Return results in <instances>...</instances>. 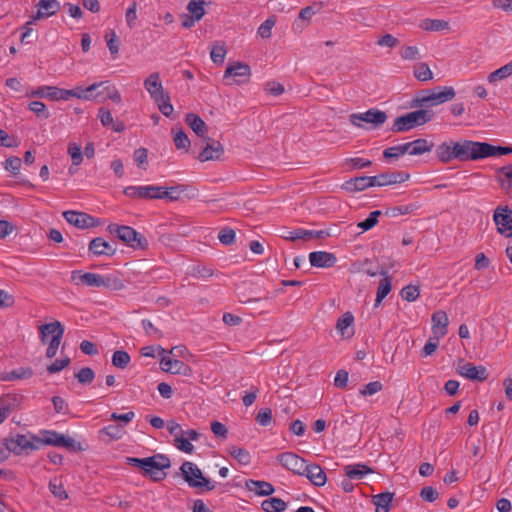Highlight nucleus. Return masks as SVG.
Masks as SVG:
<instances>
[{
    "mask_svg": "<svg viewBox=\"0 0 512 512\" xmlns=\"http://www.w3.org/2000/svg\"><path fill=\"white\" fill-rule=\"evenodd\" d=\"M512 153V147L494 146L487 142L463 140L443 142L436 148L438 160L447 164L454 159L461 162L478 161Z\"/></svg>",
    "mask_w": 512,
    "mask_h": 512,
    "instance_id": "1",
    "label": "nucleus"
},
{
    "mask_svg": "<svg viewBox=\"0 0 512 512\" xmlns=\"http://www.w3.org/2000/svg\"><path fill=\"white\" fill-rule=\"evenodd\" d=\"M126 464L140 468L145 476H149L155 482L164 480L167 476L165 470L171 467L169 457L164 454L146 458L127 457Z\"/></svg>",
    "mask_w": 512,
    "mask_h": 512,
    "instance_id": "2",
    "label": "nucleus"
},
{
    "mask_svg": "<svg viewBox=\"0 0 512 512\" xmlns=\"http://www.w3.org/2000/svg\"><path fill=\"white\" fill-rule=\"evenodd\" d=\"M456 93L452 86H437L422 90L412 101V107H432L452 100Z\"/></svg>",
    "mask_w": 512,
    "mask_h": 512,
    "instance_id": "3",
    "label": "nucleus"
},
{
    "mask_svg": "<svg viewBox=\"0 0 512 512\" xmlns=\"http://www.w3.org/2000/svg\"><path fill=\"white\" fill-rule=\"evenodd\" d=\"M434 117V112L427 109H419L401 115L394 120L391 130L395 133L406 132L414 127L424 125L430 122Z\"/></svg>",
    "mask_w": 512,
    "mask_h": 512,
    "instance_id": "4",
    "label": "nucleus"
},
{
    "mask_svg": "<svg viewBox=\"0 0 512 512\" xmlns=\"http://www.w3.org/2000/svg\"><path fill=\"white\" fill-rule=\"evenodd\" d=\"M181 475L189 487L206 491L215 489L216 483L203 476L199 467L190 461H185L180 467Z\"/></svg>",
    "mask_w": 512,
    "mask_h": 512,
    "instance_id": "5",
    "label": "nucleus"
},
{
    "mask_svg": "<svg viewBox=\"0 0 512 512\" xmlns=\"http://www.w3.org/2000/svg\"><path fill=\"white\" fill-rule=\"evenodd\" d=\"M108 231L134 249H146L148 247L146 237L130 226L110 224L108 225Z\"/></svg>",
    "mask_w": 512,
    "mask_h": 512,
    "instance_id": "6",
    "label": "nucleus"
},
{
    "mask_svg": "<svg viewBox=\"0 0 512 512\" xmlns=\"http://www.w3.org/2000/svg\"><path fill=\"white\" fill-rule=\"evenodd\" d=\"M387 118L386 112L377 108H370L364 113L350 114L349 121L359 128L377 129L386 122Z\"/></svg>",
    "mask_w": 512,
    "mask_h": 512,
    "instance_id": "7",
    "label": "nucleus"
},
{
    "mask_svg": "<svg viewBox=\"0 0 512 512\" xmlns=\"http://www.w3.org/2000/svg\"><path fill=\"white\" fill-rule=\"evenodd\" d=\"M251 76L250 66L242 62L230 64L224 72V80L227 85L244 84L249 82Z\"/></svg>",
    "mask_w": 512,
    "mask_h": 512,
    "instance_id": "8",
    "label": "nucleus"
},
{
    "mask_svg": "<svg viewBox=\"0 0 512 512\" xmlns=\"http://www.w3.org/2000/svg\"><path fill=\"white\" fill-rule=\"evenodd\" d=\"M4 445H8L11 453L15 455H21L23 452L28 454V450H38L36 435L27 437L23 434H16L15 437L4 438Z\"/></svg>",
    "mask_w": 512,
    "mask_h": 512,
    "instance_id": "9",
    "label": "nucleus"
},
{
    "mask_svg": "<svg viewBox=\"0 0 512 512\" xmlns=\"http://www.w3.org/2000/svg\"><path fill=\"white\" fill-rule=\"evenodd\" d=\"M493 220L501 235L512 237V209L509 206H498L494 210Z\"/></svg>",
    "mask_w": 512,
    "mask_h": 512,
    "instance_id": "10",
    "label": "nucleus"
},
{
    "mask_svg": "<svg viewBox=\"0 0 512 512\" xmlns=\"http://www.w3.org/2000/svg\"><path fill=\"white\" fill-rule=\"evenodd\" d=\"M456 372L460 376L472 381L483 382L488 378V372L484 366H476L470 362L461 361L456 368Z\"/></svg>",
    "mask_w": 512,
    "mask_h": 512,
    "instance_id": "11",
    "label": "nucleus"
},
{
    "mask_svg": "<svg viewBox=\"0 0 512 512\" xmlns=\"http://www.w3.org/2000/svg\"><path fill=\"white\" fill-rule=\"evenodd\" d=\"M279 463L294 474L302 475L307 464L306 460L293 452H283L277 456Z\"/></svg>",
    "mask_w": 512,
    "mask_h": 512,
    "instance_id": "12",
    "label": "nucleus"
},
{
    "mask_svg": "<svg viewBox=\"0 0 512 512\" xmlns=\"http://www.w3.org/2000/svg\"><path fill=\"white\" fill-rule=\"evenodd\" d=\"M409 173L403 171H392L371 176L372 186L383 187L403 183L409 179Z\"/></svg>",
    "mask_w": 512,
    "mask_h": 512,
    "instance_id": "13",
    "label": "nucleus"
},
{
    "mask_svg": "<svg viewBox=\"0 0 512 512\" xmlns=\"http://www.w3.org/2000/svg\"><path fill=\"white\" fill-rule=\"evenodd\" d=\"M63 217L69 224L80 229L96 226L95 218L84 212L68 210L63 212Z\"/></svg>",
    "mask_w": 512,
    "mask_h": 512,
    "instance_id": "14",
    "label": "nucleus"
},
{
    "mask_svg": "<svg viewBox=\"0 0 512 512\" xmlns=\"http://www.w3.org/2000/svg\"><path fill=\"white\" fill-rule=\"evenodd\" d=\"M160 367L164 372L171 374L190 376L192 373V369L188 364L170 357H163L160 360Z\"/></svg>",
    "mask_w": 512,
    "mask_h": 512,
    "instance_id": "15",
    "label": "nucleus"
},
{
    "mask_svg": "<svg viewBox=\"0 0 512 512\" xmlns=\"http://www.w3.org/2000/svg\"><path fill=\"white\" fill-rule=\"evenodd\" d=\"M88 249L94 256H113L117 251V246L102 237H96L90 241Z\"/></svg>",
    "mask_w": 512,
    "mask_h": 512,
    "instance_id": "16",
    "label": "nucleus"
},
{
    "mask_svg": "<svg viewBox=\"0 0 512 512\" xmlns=\"http://www.w3.org/2000/svg\"><path fill=\"white\" fill-rule=\"evenodd\" d=\"M206 145L199 154L201 162L219 160L224 153L222 144L214 139L206 138Z\"/></svg>",
    "mask_w": 512,
    "mask_h": 512,
    "instance_id": "17",
    "label": "nucleus"
},
{
    "mask_svg": "<svg viewBox=\"0 0 512 512\" xmlns=\"http://www.w3.org/2000/svg\"><path fill=\"white\" fill-rule=\"evenodd\" d=\"M144 87L154 101H158V99H161L168 94L164 92L158 72H154L149 75V77L144 81Z\"/></svg>",
    "mask_w": 512,
    "mask_h": 512,
    "instance_id": "18",
    "label": "nucleus"
},
{
    "mask_svg": "<svg viewBox=\"0 0 512 512\" xmlns=\"http://www.w3.org/2000/svg\"><path fill=\"white\" fill-rule=\"evenodd\" d=\"M309 261L313 267L330 268L335 265L337 258L330 252L314 251L309 254Z\"/></svg>",
    "mask_w": 512,
    "mask_h": 512,
    "instance_id": "19",
    "label": "nucleus"
},
{
    "mask_svg": "<svg viewBox=\"0 0 512 512\" xmlns=\"http://www.w3.org/2000/svg\"><path fill=\"white\" fill-rule=\"evenodd\" d=\"M64 438V435L56 431L43 430L40 431V436L36 435V445L38 446V450L43 445L62 447V444L64 443Z\"/></svg>",
    "mask_w": 512,
    "mask_h": 512,
    "instance_id": "20",
    "label": "nucleus"
},
{
    "mask_svg": "<svg viewBox=\"0 0 512 512\" xmlns=\"http://www.w3.org/2000/svg\"><path fill=\"white\" fill-rule=\"evenodd\" d=\"M301 476H305L315 486H324L327 481L326 473L316 463L306 464L305 471Z\"/></svg>",
    "mask_w": 512,
    "mask_h": 512,
    "instance_id": "21",
    "label": "nucleus"
},
{
    "mask_svg": "<svg viewBox=\"0 0 512 512\" xmlns=\"http://www.w3.org/2000/svg\"><path fill=\"white\" fill-rule=\"evenodd\" d=\"M71 279L76 284L81 283L89 287H102L103 284V275L91 272L81 273L80 271H73Z\"/></svg>",
    "mask_w": 512,
    "mask_h": 512,
    "instance_id": "22",
    "label": "nucleus"
},
{
    "mask_svg": "<svg viewBox=\"0 0 512 512\" xmlns=\"http://www.w3.org/2000/svg\"><path fill=\"white\" fill-rule=\"evenodd\" d=\"M448 316L444 311H436L432 315V332L435 338L440 339L447 333Z\"/></svg>",
    "mask_w": 512,
    "mask_h": 512,
    "instance_id": "23",
    "label": "nucleus"
},
{
    "mask_svg": "<svg viewBox=\"0 0 512 512\" xmlns=\"http://www.w3.org/2000/svg\"><path fill=\"white\" fill-rule=\"evenodd\" d=\"M373 187L371 176H359L346 180L342 184V189L349 193H356Z\"/></svg>",
    "mask_w": 512,
    "mask_h": 512,
    "instance_id": "24",
    "label": "nucleus"
},
{
    "mask_svg": "<svg viewBox=\"0 0 512 512\" xmlns=\"http://www.w3.org/2000/svg\"><path fill=\"white\" fill-rule=\"evenodd\" d=\"M64 331V326L59 321L43 324L40 326L41 342L46 344L49 335H51V338L58 337V339H62Z\"/></svg>",
    "mask_w": 512,
    "mask_h": 512,
    "instance_id": "25",
    "label": "nucleus"
},
{
    "mask_svg": "<svg viewBox=\"0 0 512 512\" xmlns=\"http://www.w3.org/2000/svg\"><path fill=\"white\" fill-rule=\"evenodd\" d=\"M38 10L33 20L47 18L56 14L60 9V4L57 0H40L37 4Z\"/></svg>",
    "mask_w": 512,
    "mask_h": 512,
    "instance_id": "26",
    "label": "nucleus"
},
{
    "mask_svg": "<svg viewBox=\"0 0 512 512\" xmlns=\"http://www.w3.org/2000/svg\"><path fill=\"white\" fill-rule=\"evenodd\" d=\"M187 125L202 139L208 138V127L201 117L194 113H188L185 117Z\"/></svg>",
    "mask_w": 512,
    "mask_h": 512,
    "instance_id": "27",
    "label": "nucleus"
},
{
    "mask_svg": "<svg viewBox=\"0 0 512 512\" xmlns=\"http://www.w3.org/2000/svg\"><path fill=\"white\" fill-rule=\"evenodd\" d=\"M124 434V426L119 424H111L99 430V438L104 442L119 440Z\"/></svg>",
    "mask_w": 512,
    "mask_h": 512,
    "instance_id": "28",
    "label": "nucleus"
},
{
    "mask_svg": "<svg viewBox=\"0 0 512 512\" xmlns=\"http://www.w3.org/2000/svg\"><path fill=\"white\" fill-rule=\"evenodd\" d=\"M246 488L250 492L255 493L257 496H270L275 491L271 483L253 479H249L246 481Z\"/></svg>",
    "mask_w": 512,
    "mask_h": 512,
    "instance_id": "29",
    "label": "nucleus"
},
{
    "mask_svg": "<svg viewBox=\"0 0 512 512\" xmlns=\"http://www.w3.org/2000/svg\"><path fill=\"white\" fill-rule=\"evenodd\" d=\"M345 475L349 479H362L365 475L370 474L373 470L366 464L357 463L344 467Z\"/></svg>",
    "mask_w": 512,
    "mask_h": 512,
    "instance_id": "30",
    "label": "nucleus"
},
{
    "mask_svg": "<svg viewBox=\"0 0 512 512\" xmlns=\"http://www.w3.org/2000/svg\"><path fill=\"white\" fill-rule=\"evenodd\" d=\"M498 173L503 176V178L500 179L501 188L512 198V164L500 167Z\"/></svg>",
    "mask_w": 512,
    "mask_h": 512,
    "instance_id": "31",
    "label": "nucleus"
},
{
    "mask_svg": "<svg viewBox=\"0 0 512 512\" xmlns=\"http://www.w3.org/2000/svg\"><path fill=\"white\" fill-rule=\"evenodd\" d=\"M419 27L424 31H443L450 29L449 22L442 19H423Z\"/></svg>",
    "mask_w": 512,
    "mask_h": 512,
    "instance_id": "32",
    "label": "nucleus"
},
{
    "mask_svg": "<svg viewBox=\"0 0 512 512\" xmlns=\"http://www.w3.org/2000/svg\"><path fill=\"white\" fill-rule=\"evenodd\" d=\"M189 189V186L184 184H178L168 188L162 186V199L178 201L181 197V194L188 191Z\"/></svg>",
    "mask_w": 512,
    "mask_h": 512,
    "instance_id": "33",
    "label": "nucleus"
},
{
    "mask_svg": "<svg viewBox=\"0 0 512 512\" xmlns=\"http://www.w3.org/2000/svg\"><path fill=\"white\" fill-rule=\"evenodd\" d=\"M20 398L17 395L7 394L0 398V409L6 415H10L20 406Z\"/></svg>",
    "mask_w": 512,
    "mask_h": 512,
    "instance_id": "34",
    "label": "nucleus"
},
{
    "mask_svg": "<svg viewBox=\"0 0 512 512\" xmlns=\"http://www.w3.org/2000/svg\"><path fill=\"white\" fill-rule=\"evenodd\" d=\"M33 376V370L31 368L19 367L10 372L2 373L0 380L12 381L16 379H29Z\"/></svg>",
    "mask_w": 512,
    "mask_h": 512,
    "instance_id": "35",
    "label": "nucleus"
},
{
    "mask_svg": "<svg viewBox=\"0 0 512 512\" xmlns=\"http://www.w3.org/2000/svg\"><path fill=\"white\" fill-rule=\"evenodd\" d=\"M354 322V316L350 312L344 313L336 323V329L337 331L344 337V336H352L353 330H348L349 327L352 326Z\"/></svg>",
    "mask_w": 512,
    "mask_h": 512,
    "instance_id": "36",
    "label": "nucleus"
},
{
    "mask_svg": "<svg viewBox=\"0 0 512 512\" xmlns=\"http://www.w3.org/2000/svg\"><path fill=\"white\" fill-rule=\"evenodd\" d=\"M393 493L382 492L373 496V503L377 506L376 512H389L393 500Z\"/></svg>",
    "mask_w": 512,
    "mask_h": 512,
    "instance_id": "37",
    "label": "nucleus"
},
{
    "mask_svg": "<svg viewBox=\"0 0 512 512\" xmlns=\"http://www.w3.org/2000/svg\"><path fill=\"white\" fill-rule=\"evenodd\" d=\"M261 507L265 512H282L286 509L287 504L280 498L271 497L264 500Z\"/></svg>",
    "mask_w": 512,
    "mask_h": 512,
    "instance_id": "38",
    "label": "nucleus"
},
{
    "mask_svg": "<svg viewBox=\"0 0 512 512\" xmlns=\"http://www.w3.org/2000/svg\"><path fill=\"white\" fill-rule=\"evenodd\" d=\"M141 199L155 200L162 199V186L141 185Z\"/></svg>",
    "mask_w": 512,
    "mask_h": 512,
    "instance_id": "39",
    "label": "nucleus"
},
{
    "mask_svg": "<svg viewBox=\"0 0 512 512\" xmlns=\"http://www.w3.org/2000/svg\"><path fill=\"white\" fill-rule=\"evenodd\" d=\"M511 75H512V71L509 67V64L507 63V64L503 65L502 67L496 69L495 71L491 72L488 75L487 80L489 83L494 84L497 81L504 80Z\"/></svg>",
    "mask_w": 512,
    "mask_h": 512,
    "instance_id": "40",
    "label": "nucleus"
},
{
    "mask_svg": "<svg viewBox=\"0 0 512 512\" xmlns=\"http://www.w3.org/2000/svg\"><path fill=\"white\" fill-rule=\"evenodd\" d=\"M102 287H105V288H107L109 290H113V291H119V290H122L125 288V283L118 276L110 274V275L103 276Z\"/></svg>",
    "mask_w": 512,
    "mask_h": 512,
    "instance_id": "41",
    "label": "nucleus"
},
{
    "mask_svg": "<svg viewBox=\"0 0 512 512\" xmlns=\"http://www.w3.org/2000/svg\"><path fill=\"white\" fill-rule=\"evenodd\" d=\"M433 147V142H429L423 138H418L412 141V155H422L426 152H430Z\"/></svg>",
    "mask_w": 512,
    "mask_h": 512,
    "instance_id": "42",
    "label": "nucleus"
},
{
    "mask_svg": "<svg viewBox=\"0 0 512 512\" xmlns=\"http://www.w3.org/2000/svg\"><path fill=\"white\" fill-rule=\"evenodd\" d=\"M105 83L106 82L93 83L92 85H90L86 89H82L81 87H77L75 89H71L76 94L73 97L79 98V99H84V100H91V99H93L95 97L93 95V91L96 90L98 87L104 85Z\"/></svg>",
    "mask_w": 512,
    "mask_h": 512,
    "instance_id": "43",
    "label": "nucleus"
},
{
    "mask_svg": "<svg viewBox=\"0 0 512 512\" xmlns=\"http://www.w3.org/2000/svg\"><path fill=\"white\" fill-rule=\"evenodd\" d=\"M130 361V355L124 350H117L112 355V364L119 369H125Z\"/></svg>",
    "mask_w": 512,
    "mask_h": 512,
    "instance_id": "44",
    "label": "nucleus"
},
{
    "mask_svg": "<svg viewBox=\"0 0 512 512\" xmlns=\"http://www.w3.org/2000/svg\"><path fill=\"white\" fill-rule=\"evenodd\" d=\"M414 76L417 80L426 82L433 78V73L425 62H421L415 66Z\"/></svg>",
    "mask_w": 512,
    "mask_h": 512,
    "instance_id": "45",
    "label": "nucleus"
},
{
    "mask_svg": "<svg viewBox=\"0 0 512 512\" xmlns=\"http://www.w3.org/2000/svg\"><path fill=\"white\" fill-rule=\"evenodd\" d=\"M380 275L384 276V278L379 283L376 296H379V298H385L390 293L392 288L391 277L387 275V271L385 270H382Z\"/></svg>",
    "mask_w": 512,
    "mask_h": 512,
    "instance_id": "46",
    "label": "nucleus"
},
{
    "mask_svg": "<svg viewBox=\"0 0 512 512\" xmlns=\"http://www.w3.org/2000/svg\"><path fill=\"white\" fill-rule=\"evenodd\" d=\"M204 4L203 0H190L187 5V10L194 18L201 20L205 15Z\"/></svg>",
    "mask_w": 512,
    "mask_h": 512,
    "instance_id": "47",
    "label": "nucleus"
},
{
    "mask_svg": "<svg viewBox=\"0 0 512 512\" xmlns=\"http://www.w3.org/2000/svg\"><path fill=\"white\" fill-rule=\"evenodd\" d=\"M229 452L233 456V458H235L240 464H242V465L250 464L251 455L247 450L233 446L230 448Z\"/></svg>",
    "mask_w": 512,
    "mask_h": 512,
    "instance_id": "48",
    "label": "nucleus"
},
{
    "mask_svg": "<svg viewBox=\"0 0 512 512\" xmlns=\"http://www.w3.org/2000/svg\"><path fill=\"white\" fill-rule=\"evenodd\" d=\"M75 378L80 384L88 385L94 380L95 373L90 367H83L75 374Z\"/></svg>",
    "mask_w": 512,
    "mask_h": 512,
    "instance_id": "49",
    "label": "nucleus"
},
{
    "mask_svg": "<svg viewBox=\"0 0 512 512\" xmlns=\"http://www.w3.org/2000/svg\"><path fill=\"white\" fill-rule=\"evenodd\" d=\"M108 49L112 55V57L115 59L118 52H119V46L120 41L118 39V36L116 35L114 30H111L110 33L105 35Z\"/></svg>",
    "mask_w": 512,
    "mask_h": 512,
    "instance_id": "50",
    "label": "nucleus"
},
{
    "mask_svg": "<svg viewBox=\"0 0 512 512\" xmlns=\"http://www.w3.org/2000/svg\"><path fill=\"white\" fill-rule=\"evenodd\" d=\"M67 152L71 157L73 165L78 166L81 164L83 161V153L80 145L74 142L69 143Z\"/></svg>",
    "mask_w": 512,
    "mask_h": 512,
    "instance_id": "51",
    "label": "nucleus"
},
{
    "mask_svg": "<svg viewBox=\"0 0 512 512\" xmlns=\"http://www.w3.org/2000/svg\"><path fill=\"white\" fill-rule=\"evenodd\" d=\"M382 214L380 210H375L370 212L368 217L358 223V227L361 228L363 231H368L372 229L377 223H378V217Z\"/></svg>",
    "mask_w": 512,
    "mask_h": 512,
    "instance_id": "52",
    "label": "nucleus"
},
{
    "mask_svg": "<svg viewBox=\"0 0 512 512\" xmlns=\"http://www.w3.org/2000/svg\"><path fill=\"white\" fill-rule=\"evenodd\" d=\"M29 109L35 113L38 118L48 119L50 114L46 108V105L41 101H32L29 103Z\"/></svg>",
    "mask_w": 512,
    "mask_h": 512,
    "instance_id": "53",
    "label": "nucleus"
},
{
    "mask_svg": "<svg viewBox=\"0 0 512 512\" xmlns=\"http://www.w3.org/2000/svg\"><path fill=\"white\" fill-rule=\"evenodd\" d=\"M276 23L274 16L267 18L258 28V35L264 39L271 36V30Z\"/></svg>",
    "mask_w": 512,
    "mask_h": 512,
    "instance_id": "54",
    "label": "nucleus"
},
{
    "mask_svg": "<svg viewBox=\"0 0 512 512\" xmlns=\"http://www.w3.org/2000/svg\"><path fill=\"white\" fill-rule=\"evenodd\" d=\"M155 102L158 105V109L164 116L170 117L173 114L174 108L170 102L169 94L165 95L163 98L158 99V101Z\"/></svg>",
    "mask_w": 512,
    "mask_h": 512,
    "instance_id": "55",
    "label": "nucleus"
},
{
    "mask_svg": "<svg viewBox=\"0 0 512 512\" xmlns=\"http://www.w3.org/2000/svg\"><path fill=\"white\" fill-rule=\"evenodd\" d=\"M52 89H54V86H41L37 89L28 90L26 96L50 99V95H53Z\"/></svg>",
    "mask_w": 512,
    "mask_h": 512,
    "instance_id": "56",
    "label": "nucleus"
},
{
    "mask_svg": "<svg viewBox=\"0 0 512 512\" xmlns=\"http://www.w3.org/2000/svg\"><path fill=\"white\" fill-rule=\"evenodd\" d=\"M174 143L177 149H183L185 151H188L191 144L190 139L182 129L175 134Z\"/></svg>",
    "mask_w": 512,
    "mask_h": 512,
    "instance_id": "57",
    "label": "nucleus"
},
{
    "mask_svg": "<svg viewBox=\"0 0 512 512\" xmlns=\"http://www.w3.org/2000/svg\"><path fill=\"white\" fill-rule=\"evenodd\" d=\"M125 20L127 26L132 29L136 25L137 20V2L133 1L130 6L127 8L125 13Z\"/></svg>",
    "mask_w": 512,
    "mask_h": 512,
    "instance_id": "58",
    "label": "nucleus"
},
{
    "mask_svg": "<svg viewBox=\"0 0 512 512\" xmlns=\"http://www.w3.org/2000/svg\"><path fill=\"white\" fill-rule=\"evenodd\" d=\"M400 294L404 300L408 302H413L419 297L420 292L417 286L407 285L404 288H402Z\"/></svg>",
    "mask_w": 512,
    "mask_h": 512,
    "instance_id": "59",
    "label": "nucleus"
},
{
    "mask_svg": "<svg viewBox=\"0 0 512 512\" xmlns=\"http://www.w3.org/2000/svg\"><path fill=\"white\" fill-rule=\"evenodd\" d=\"M235 231L231 228H223L218 234V239L223 245H231L235 242Z\"/></svg>",
    "mask_w": 512,
    "mask_h": 512,
    "instance_id": "60",
    "label": "nucleus"
},
{
    "mask_svg": "<svg viewBox=\"0 0 512 512\" xmlns=\"http://www.w3.org/2000/svg\"><path fill=\"white\" fill-rule=\"evenodd\" d=\"M227 50L224 46L217 45L213 46L210 52L211 60L215 64H222L224 62L225 56H226Z\"/></svg>",
    "mask_w": 512,
    "mask_h": 512,
    "instance_id": "61",
    "label": "nucleus"
},
{
    "mask_svg": "<svg viewBox=\"0 0 512 512\" xmlns=\"http://www.w3.org/2000/svg\"><path fill=\"white\" fill-rule=\"evenodd\" d=\"M400 56L404 60H417L421 58L416 46H403L400 50Z\"/></svg>",
    "mask_w": 512,
    "mask_h": 512,
    "instance_id": "62",
    "label": "nucleus"
},
{
    "mask_svg": "<svg viewBox=\"0 0 512 512\" xmlns=\"http://www.w3.org/2000/svg\"><path fill=\"white\" fill-rule=\"evenodd\" d=\"M70 362H71V360L68 356H66L65 358H62V359H57L47 367V371L50 374H55L57 372H60L64 368L68 367Z\"/></svg>",
    "mask_w": 512,
    "mask_h": 512,
    "instance_id": "63",
    "label": "nucleus"
},
{
    "mask_svg": "<svg viewBox=\"0 0 512 512\" xmlns=\"http://www.w3.org/2000/svg\"><path fill=\"white\" fill-rule=\"evenodd\" d=\"M382 388L383 385L380 381L369 382L368 384L364 385L362 389H360V394L362 396H371L381 391Z\"/></svg>",
    "mask_w": 512,
    "mask_h": 512,
    "instance_id": "64",
    "label": "nucleus"
}]
</instances>
